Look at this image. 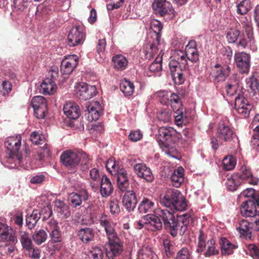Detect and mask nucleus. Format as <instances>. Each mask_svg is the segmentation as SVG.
Instances as JSON below:
<instances>
[{
    "mask_svg": "<svg viewBox=\"0 0 259 259\" xmlns=\"http://www.w3.org/2000/svg\"><path fill=\"white\" fill-rule=\"evenodd\" d=\"M155 213L156 215H148L146 217V222L153 227V230H159L162 227V220L164 227L173 237H176L178 234L183 235L192 221L191 214L188 213L178 215L177 219L172 212L168 209H158Z\"/></svg>",
    "mask_w": 259,
    "mask_h": 259,
    "instance_id": "nucleus-1",
    "label": "nucleus"
},
{
    "mask_svg": "<svg viewBox=\"0 0 259 259\" xmlns=\"http://www.w3.org/2000/svg\"><path fill=\"white\" fill-rule=\"evenodd\" d=\"M161 204L164 206L173 214L175 210L182 211L187 207L186 199L177 190L168 189L160 197Z\"/></svg>",
    "mask_w": 259,
    "mask_h": 259,
    "instance_id": "nucleus-2",
    "label": "nucleus"
},
{
    "mask_svg": "<svg viewBox=\"0 0 259 259\" xmlns=\"http://www.w3.org/2000/svg\"><path fill=\"white\" fill-rule=\"evenodd\" d=\"M156 140L163 151L170 156L171 151H173V144L178 140L177 133L175 130L171 127L163 126L158 130Z\"/></svg>",
    "mask_w": 259,
    "mask_h": 259,
    "instance_id": "nucleus-3",
    "label": "nucleus"
},
{
    "mask_svg": "<svg viewBox=\"0 0 259 259\" xmlns=\"http://www.w3.org/2000/svg\"><path fill=\"white\" fill-rule=\"evenodd\" d=\"M107 170L113 176L117 177V185L118 189L122 191H126L129 187V177L127 171L120 167L114 160L109 159L106 165Z\"/></svg>",
    "mask_w": 259,
    "mask_h": 259,
    "instance_id": "nucleus-4",
    "label": "nucleus"
},
{
    "mask_svg": "<svg viewBox=\"0 0 259 259\" xmlns=\"http://www.w3.org/2000/svg\"><path fill=\"white\" fill-rule=\"evenodd\" d=\"M216 135L221 142L231 145H233L238 140L236 133L233 128L224 123H219Z\"/></svg>",
    "mask_w": 259,
    "mask_h": 259,
    "instance_id": "nucleus-5",
    "label": "nucleus"
},
{
    "mask_svg": "<svg viewBox=\"0 0 259 259\" xmlns=\"http://www.w3.org/2000/svg\"><path fill=\"white\" fill-rule=\"evenodd\" d=\"M253 222L242 219L239 222V226L236 228L241 236L246 239L251 240L252 234L254 232L259 231V221L252 220Z\"/></svg>",
    "mask_w": 259,
    "mask_h": 259,
    "instance_id": "nucleus-6",
    "label": "nucleus"
},
{
    "mask_svg": "<svg viewBox=\"0 0 259 259\" xmlns=\"http://www.w3.org/2000/svg\"><path fill=\"white\" fill-rule=\"evenodd\" d=\"M21 145V137L20 135L16 137H10L7 138L5 145L11 158H16L21 162L22 156L19 153V149Z\"/></svg>",
    "mask_w": 259,
    "mask_h": 259,
    "instance_id": "nucleus-7",
    "label": "nucleus"
},
{
    "mask_svg": "<svg viewBox=\"0 0 259 259\" xmlns=\"http://www.w3.org/2000/svg\"><path fill=\"white\" fill-rule=\"evenodd\" d=\"M152 7L156 14H158L165 19L171 20L175 16V11L171 4L165 0H155Z\"/></svg>",
    "mask_w": 259,
    "mask_h": 259,
    "instance_id": "nucleus-8",
    "label": "nucleus"
},
{
    "mask_svg": "<svg viewBox=\"0 0 259 259\" xmlns=\"http://www.w3.org/2000/svg\"><path fill=\"white\" fill-rule=\"evenodd\" d=\"M256 205L259 206V201H244L240 207L241 214L244 217L252 218V220L259 221V210L257 209Z\"/></svg>",
    "mask_w": 259,
    "mask_h": 259,
    "instance_id": "nucleus-9",
    "label": "nucleus"
},
{
    "mask_svg": "<svg viewBox=\"0 0 259 259\" xmlns=\"http://www.w3.org/2000/svg\"><path fill=\"white\" fill-rule=\"evenodd\" d=\"M123 247V242L118 236L108 239V244L106 248L107 257L109 259H114L121 253Z\"/></svg>",
    "mask_w": 259,
    "mask_h": 259,
    "instance_id": "nucleus-10",
    "label": "nucleus"
},
{
    "mask_svg": "<svg viewBox=\"0 0 259 259\" xmlns=\"http://www.w3.org/2000/svg\"><path fill=\"white\" fill-rule=\"evenodd\" d=\"M85 37L84 27L77 25L73 27L68 35V45L70 47H75L83 43Z\"/></svg>",
    "mask_w": 259,
    "mask_h": 259,
    "instance_id": "nucleus-11",
    "label": "nucleus"
},
{
    "mask_svg": "<svg viewBox=\"0 0 259 259\" xmlns=\"http://www.w3.org/2000/svg\"><path fill=\"white\" fill-rule=\"evenodd\" d=\"M252 108L253 105L242 95L239 94L235 98V109L241 117H248Z\"/></svg>",
    "mask_w": 259,
    "mask_h": 259,
    "instance_id": "nucleus-12",
    "label": "nucleus"
},
{
    "mask_svg": "<svg viewBox=\"0 0 259 259\" xmlns=\"http://www.w3.org/2000/svg\"><path fill=\"white\" fill-rule=\"evenodd\" d=\"M250 55L244 52H238L234 55V61L239 71L247 74L250 68Z\"/></svg>",
    "mask_w": 259,
    "mask_h": 259,
    "instance_id": "nucleus-13",
    "label": "nucleus"
},
{
    "mask_svg": "<svg viewBox=\"0 0 259 259\" xmlns=\"http://www.w3.org/2000/svg\"><path fill=\"white\" fill-rule=\"evenodd\" d=\"M97 93V89L94 85H88L86 83H79L76 87L75 95L80 100H88Z\"/></svg>",
    "mask_w": 259,
    "mask_h": 259,
    "instance_id": "nucleus-14",
    "label": "nucleus"
},
{
    "mask_svg": "<svg viewBox=\"0 0 259 259\" xmlns=\"http://www.w3.org/2000/svg\"><path fill=\"white\" fill-rule=\"evenodd\" d=\"M188 60L185 51L184 52L181 50H176L172 57L170 58L169 67H171L174 70L176 66L182 68H189Z\"/></svg>",
    "mask_w": 259,
    "mask_h": 259,
    "instance_id": "nucleus-15",
    "label": "nucleus"
},
{
    "mask_svg": "<svg viewBox=\"0 0 259 259\" xmlns=\"http://www.w3.org/2000/svg\"><path fill=\"white\" fill-rule=\"evenodd\" d=\"M62 163L66 167L75 168L80 161L78 154L71 150L64 151L60 156Z\"/></svg>",
    "mask_w": 259,
    "mask_h": 259,
    "instance_id": "nucleus-16",
    "label": "nucleus"
},
{
    "mask_svg": "<svg viewBox=\"0 0 259 259\" xmlns=\"http://www.w3.org/2000/svg\"><path fill=\"white\" fill-rule=\"evenodd\" d=\"M99 221L101 226L105 229L108 239L113 238L117 236L115 229L116 224L113 222L109 216L103 214L100 217Z\"/></svg>",
    "mask_w": 259,
    "mask_h": 259,
    "instance_id": "nucleus-17",
    "label": "nucleus"
},
{
    "mask_svg": "<svg viewBox=\"0 0 259 259\" xmlns=\"http://www.w3.org/2000/svg\"><path fill=\"white\" fill-rule=\"evenodd\" d=\"M76 55H70L64 59L61 64V71L63 74L69 75L74 70L78 64Z\"/></svg>",
    "mask_w": 259,
    "mask_h": 259,
    "instance_id": "nucleus-18",
    "label": "nucleus"
},
{
    "mask_svg": "<svg viewBox=\"0 0 259 259\" xmlns=\"http://www.w3.org/2000/svg\"><path fill=\"white\" fill-rule=\"evenodd\" d=\"M89 197L88 192L86 190H81L78 193H71L68 198L69 204L72 207L80 206L82 201H87Z\"/></svg>",
    "mask_w": 259,
    "mask_h": 259,
    "instance_id": "nucleus-19",
    "label": "nucleus"
},
{
    "mask_svg": "<svg viewBox=\"0 0 259 259\" xmlns=\"http://www.w3.org/2000/svg\"><path fill=\"white\" fill-rule=\"evenodd\" d=\"M88 118L89 121H96L103 114V109L99 102H94L86 105Z\"/></svg>",
    "mask_w": 259,
    "mask_h": 259,
    "instance_id": "nucleus-20",
    "label": "nucleus"
},
{
    "mask_svg": "<svg viewBox=\"0 0 259 259\" xmlns=\"http://www.w3.org/2000/svg\"><path fill=\"white\" fill-rule=\"evenodd\" d=\"M160 39H153L152 42H149L144 47V53L147 59L150 60L156 54H158L161 50L160 48Z\"/></svg>",
    "mask_w": 259,
    "mask_h": 259,
    "instance_id": "nucleus-21",
    "label": "nucleus"
},
{
    "mask_svg": "<svg viewBox=\"0 0 259 259\" xmlns=\"http://www.w3.org/2000/svg\"><path fill=\"white\" fill-rule=\"evenodd\" d=\"M135 172L138 177L151 182L153 180L154 177L150 168L145 164L137 163L134 167Z\"/></svg>",
    "mask_w": 259,
    "mask_h": 259,
    "instance_id": "nucleus-22",
    "label": "nucleus"
},
{
    "mask_svg": "<svg viewBox=\"0 0 259 259\" xmlns=\"http://www.w3.org/2000/svg\"><path fill=\"white\" fill-rule=\"evenodd\" d=\"M122 202L127 211H133L137 203L135 193L133 191H126L122 197Z\"/></svg>",
    "mask_w": 259,
    "mask_h": 259,
    "instance_id": "nucleus-23",
    "label": "nucleus"
},
{
    "mask_svg": "<svg viewBox=\"0 0 259 259\" xmlns=\"http://www.w3.org/2000/svg\"><path fill=\"white\" fill-rule=\"evenodd\" d=\"M63 111L64 114L72 119L78 118L80 114L79 106L73 102H67L64 106Z\"/></svg>",
    "mask_w": 259,
    "mask_h": 259,
    "instance_id": "nucleus-24",
    "label": "nucleus"
},
{
    "mask_svg": "<svg viewBox=\"0 0 259 259\" xmlns=\"http://www.w3.org/2000/svg\"><path fill=\"white\" fill-rule=\"evenodd\" d=\"M185 51L187 58L190 62L196 63L199 60V53L194 40H190L186 46Z\"/></svg>",
    "mask_w": 259,
    "mask_h": 259,
    "instance_id": "nucleus-25",
    "label": "nucleus"
},
{
    "mask_svg": "<svg viewBox=\"0 0 259 259\" xmlns=\"http://www.w3.org/2000/svg\"><path fill=\"white\" fill-rule=\"evenodd\" d=\"M239 178L253 185H257L258 182V179L253 176L250 168L246 165L241 167Z\"/></svg>",
    "mask_w": 259,
    "mask_h": 259,
    "instance_id": "nucleus-26",
    "label": "nucleus"
},
{
    "mask_svg": "<svg viewBox=\"0 0 259 259\" xmlns=\"http://www.w3.org/2000/svg\"><path fill=\"white\" fill-rule=\"evenodd\" d=\"M55 207L58 212V216L61 219H67L71 215L69 207L63 201L57 199L55 201Z\"/></svg>",
    "mask_w": 259,
    "mask_h": 259,
    "instance_id": "nucleus-27",
    "label": "nucleus"
},
{
    "mask_svg": "<svg viewBox=\"0 0 259 259\" xmlns=\"http://www.w3.org/2000/svg\"><path fill=\"white\" fill-rule=\"evenodd\" d=\"M100 193L103 197L109 196L113 191V187L109 178L104 175L101 180Z\"/></svg>",
    "mask_w": 259,
    "mask_h": 259,
    "instance_id": "nucleus-28",
    "label": "nucleus"
},
{
    "mask_svg": "<svg viewBox=\"0 0 259 259\" xmlns=\"http://www.w3.org/2000/svg\"><path fill=\"white\" fill-rule=\"evenodd\" d=\"M95 233V230L92 228H81L78 231L77 236L83 243H88L94 240Z\"/></svg>",
    "mask_w": 259,
    "mask_h": 259,
    "instance_id": "nucleus-29",
    "label": "nucleus"
},
{
    "mask_svg": "<svg viewBox=\"0 0 259 259\" xmlns=\"http://www.w3.org/2000/svg\"><path fill=\"white\" fill-rule=\"evenodd\" d=\"M56 89L54 81L49 77L45 78L40 85V91L44 95H53L56 91Z\"/></svg>",
    "mask_w": 259,
    "mask_h": 259,
    "instance_id": "nucleus-30",
    "label": "nucleus"
},
{
    "mask_svg": "<svg viewBox=\"0 0 259 259\" xmlns=\"http://www.w3.org/2000/svg\"><path fill=\"white\" fill-rule=\"evenodd\" d=\"M112 61L113 67L117 71H122L127 66L128 61L122 55L118 54L113 56Z\"/></svg>",
    "mask_w": 259,
    "mask_h": 259,
    "instance_id": "nucleus-31",
    "label": "nucleus"
},
{
    "mask_svg": "<svg viewBox=\"0 0 259 259\" xmlns=\"http://www.w3.org/2000/svg\"><path fill=\"white\" fill-rule=\"evenodd\" d=\"M154 210V202L148 198H143L138 205V210L140 213L151 212Z\"/></svg>",
    "mask_w": 259,
    "mask_h": 259,
    "instance_id": "nucleus-32",
    "label": "nucleus"
},
{
    "mask_svg": "<svg viewBox=\"0 0 259 259\" xmlns=\"http://www.w3.org/2000/svg\"><path fill=\"white\" fill-rule=\"evenodd\" d=\"M184 170L182 167H178L171 176L172 186L176 188L179 187L184 181Z\"/></svg>",
    "mask_w": 259,
    "mask_h": 259,
    "instance_id": "nucleus-33",
    "label": "nucleus"
},
{
    "mask_svg": "<svg viewBox=\"0 0 259 259\" xmlns=\"http://www.w3.org/2000/svg\"><path fill=\"white\" fill-rule=\"evenodd\" d=\"M215 67L217 70L214 75L215 81L218 82L224 81L230 73V67L228 65L221 67L219 64L216 65Z\"/></svg>",
    "mask_w": 259,
    "mask_h": 259,
    "instance_id": "nucleus-34",
    "label": "nucleus"
},
{
    "mask_svg": "<svg viewBox=\"0 0 259 259\" xmlns=\"http://www.w3.org/2000/svg\"><path fill=\"white\" fill-rule=\"evenodd\" d=\"M247 91L252 96L256 95L259 91V81L254 76L246 79Z\"/></svg>",
    "mask_w": 259,
    "mask_h": 259,
    "instance_id": "nucleus-35",
    "label": "nucleus"
},
{
    "mask_svg": "<svg viewBox=\"0 0 259 259\" xmlns=\"http://www.w3.org/2000/svg\"><path fill=\"white\" fill-rule=\"evenodd\" d=\"M169 69L172 79L175 83L181 84L184 82L185 78L183 70L189 69V68H182L180 67L176 66L174 70L172 69L171 67H169Z\"/></svg>",
    "mask_w": 259,
    "mask_h": 259,
    "instance_id": "nucleus-36",
    "label": "nucleus"
},
{
    "mask_svg": "<svg viewBox=\"0 0 259 259\" xmlns=\"http://www.w3.org/2000/svg\"><path fill=\"white\" fill-rule=\"evenodd\" d=\"M221 252L223 255H229L233 253L234 249L237 246L231 243L227 238H222L221 239Z\"/></svg>",
    "mask_w": 259,
    "mask_h": 259,
    "instance_id": "nucleus-37",
    "label": "nucleus"
},
{
    "mask_svg": "<svg viewBox=\"0 0 259 259\" xmlns=\"http://www.w3.org/2000/svg\"><path fill=\"white\" fill-rule=\"evenodd\" d=\"M205 249L203 255L206 257L218 255L219 253V250L216 248L215 242L213 239L208 240L205 244Z\"/></svg>",
    "mask_w": 259,
    "mask_h": 259,
    "instance_id": "nucleus-38",
    "label": "nucleus"
},
{
    "mask_svg": "<svg viewBox=\"0 0 259 259\" xmlns=\"http://www.w3.org/2000/svg\"><path fill=\"white\" fill-rule=\"evenodd\" d=\"M41 213L37 209L33 210L31 214L26 218V224L29 229H33L36 225L38 220L40 219Z\"/></svg>",
    "mask_w": 259,
    "mask_h": 259,
    "instance_id": "nucleus-39",
    "label": "nucleus"
},
{
    "mask_svg": "<svg viewBox=\"0 0 259 259\" xmlns=\"http://www.w3.org/2000/svg\"><path fill=\"white\" fill-rule=\"evenodd\" d=\"M90 185L93 191H96L98 189L100 184V177L99 170L95 168H92L90 170Z\"/></svg>",
    "mask_w": 259,
    "mask_h": 259,
    "instance_id": "nucleus-40",
    "label": "nucleus"
},
{
    "mask_svg": "<svg viewBox=\"0 0 259 259\" xmlns=\"http://www.w3.org/2000/svg\"><path fill=\"white\" fill-rule=\"evenodd\" d=\"M120 89L125 96L129 97L133 94L135 86L130 80L124 79L120 83Z\"/></svg>",
    "mask_w": 259,
    "mask_h": 259,
    "instance_id": "nucleus-41",
    "label": "nucleus"
},
{
    "mask_svg": "<svg viewBox=\"0 0 259 259\" xmlns=\"http://www.w3.org/2000/svg\"><path fill=\"white\" fill-rule=\"evenodd\" d=\"M163 28L161 23L156 19H153L150 22V28L153 31L152 38L160 40L161 32Z\"/></svg>",
    "mask_w": 259,
    "mask_h": 259,
    "instance_id": "nucleus-42",
    "label": "nucleus"
},
{
    "mask_svg": "<svg viewBox=\"0 0 259 259\" xmlns=\"http://www.w3.org/2000/svg\"><path fill=\"white\" fill-rule=\"evenodd\" d=\"M169 101V103L175 113H177L183 108L182 102L178 94L175 93L170 94Z\"/></svg>",
    "mask_w": 259,
    "mask_h": 259,
    "instance_id": "nucleus-43",
    "label": "nucleus"
},
{
    "mask_svg": "<svg viewBox=\"0 0 259 259\" xmlns=\"http://www.w3.org/2000/svg\"><path fill=\"white\" fill-rule=\"evenodd\" d=\"M237 46L241 47L243 49H245L249 47V49L253 51L256 50V46L255 45L254 36H253L252 40L250 41L249 39L245 38L243 35L242 36H240L239 39L237 42Z\"/></svg>",
    "mask_w": 259,
    "mask_h": 259,
    "instance_id": "nucleus-44",
    "label": "nucleus"
},
{
    "mask_svg": "<svg viewBox=\"0 0 259 259\" xmlns=\"http://www.w3.org/2000/svg\"><path fill=\"white\" fill-rule=\"evenodd\" d=\"M19 239L24 250L26 249H28L29 247L33 246L32 242L28 233L21 231L19 232Z\"/></svg>",
    "mask_w": 259,
    "mask_h": 259,
    "instance_id": "nucleus-45",
    "label": "nucleus"
},
{
    "mask_svg": "<svg viewBox=\"0 0 259 259\" xmlns=\"http://www.w3.org/2000/svg\"><path fill=\"white\" fill-rule=\"evenodd\" d=\"M164 53L162 50H161L154 61L150 65L149 69L151 72H158L162 69V56Z\"/></svg>",
    "mask_w": 259,
    "mask_h": 259,
    "instance_id": "nucleus-46",
    "label": "nucleus"
},
{
    "mask_svg": "<svg viewBox=\"0 0 259 259\" xmlns=\"http://www.w3.org/2000/svg\"><path fill=\"white\" fill-rule=\"evenodd\" d=\"M48 238L47 233L43 230L35 231L32 235V239L37 245H40L45 242Z\"/></svg>",
    "mask_w": 259,
    "mask_h": 259,
    "instance_id": "nucleus-47",
    "label": "nucleus"
},
{
    "mask_svg": "<svg viewBox=\"0 0 259 259\" xmlns=\"http://www.w3.org/2000/svg\"><path fill=\"white\" fill-rule=\"evenodd\" d=\"M245 20L241 21L242 27L244 28L246 35L250 41L253 39V33L252 23L250 20H248L246 17L244 18Z\"/></svg>",
    "mask_w": 259,
    "mask_h": 259,
    "instance_id": "nucleus-48",
    "label": "nucleus"
},
{
    "mask_svg": "<svg viewBox=\"0 0 259 259\" xmlns=\"http://www.w3.org/2000/svg\"><path fill=\"white\" fill-rule=\"evenodd\" d=\"M240 31L236 28L230 29L226 34V38L229 43H235L240 35Z\"/></svg>",
    "mask_w": 259,
    "mask_h": 259,
    "instance_id": "nucleus-49",
    "label": "nucleus"
},
{
    "mask_svg": "<svg viewBox=\"0 0 259 259\" xmlns=\"http://www.w3.org/2000/svg\"><path fill=\"white\" fill-rule=\"evenodd\" d=\"M249 0H243L237 5V12L240 15L246 14L251 9Z\"/></svg>",
    "mask_w": 259,
    "mask_h": 259,
    "instance_id": "nucleus-50",
    "label": "nucleus"
},
{
    "mask_svg": "<svg viewBox=\"0 0 259 259\" xmlns=\"http://www.w3.org/2000/svg\"><path fill=\"white\" fill-rule=\"evenodd\" d=\"M171 115L170 111L167 109H163L157 113V117L158 120L164 123L170 121Z\"/></svg>",
    "mask_w": 259,
    "mask_h": 259,
    "instance_id": "nucleus-51",
    "label": "nucleus"
},
{
    "mask_svg": "<svg viewBox=\"0 0 259 259\" xmlns=\"http://www.w3.org/2000/svg\"><path fill=\"white\" fill-rule=\"evenodd\" d=\"M90 259H103L104 251L101 247L95 246L90 250Z\"/></svg>",
    "mask_w": 259,
    "mask_h": 259,
    "instance_id": "nucleus-52",
    "label": "nucleus"
},
{
    "mask_svg": "<svg viewBox=\"0 0 259 259\" xmlns=\"http://www.w3.org/2000/svg\"><path fill=\"white\" fill-rule=\"evenodd\" d=\"M223 163L224 169L227 170H230L235 167L236 161L233 156L229 155L224 158Z\"/></svg>",
    "mask_w": 259,
    "mask_h": 259,
    "instance_id": "nucleus-53",
    "label": "nucleus"
},
{
    "mask_svg": "<svg viewBox=\"0 0 259 259\" xmlns=\"http://www.w3.org/2000/svg\"><path fill=\"white\" fill-rule=\"evenodd\" d=\"M237 178H238L237 176H232L227 179L226 185L230 191H234L236 190L239 186V182L236 180Z\"/></svg>",
    "mask_w": 259,
    "mask_h": 259,
    "instance_id": "nucleus-54",
    "label": "nucleus"
},
{
    "mask_svg": "<svg viewBox=\"0 0 259 259\" xmlns=\"http://www.w3.org/2000/svg\"><path fill=\"white\" fill-rule=\"evenodd\" d=\"M206 236L204 234L202 230L199 231V235L198 236V243L196 249V252L198 253H201L202 251H204L205 244Z\"/></svg>",
    "mask_w": 259,
    "mask_h": 259,
    "instance_id": "nucleus-55",
    "label": "nucleus"
},
{
    "mask_svg": "<svg viewBox=\"0 0 259 259\" xmlns=\"http://www.w3.org/2000/svg\"><path fill=\"white\" fill-rule=\"evenodd\" d=\"M247 252L253 259H259V245L249 244L246 246Z\"/></svg>",
    "mask_w": 259,
    "mask_h": 259,
    "instance_id": "nucleus-56",
    "label": "nucleus"
},
{
    "mask_svg": "<svg viewBox=\"0 0 259 259\" xmlns=\"http://www.w3.org/2000/svg\"><path fill=\"white\" fill-rule=\"evenodd\" d=\"M240 197H243L247 198L248 199L247 200H252L259 201V199L257 196L256 195L255 193V190L253 188H247L246 190H244L240 194Z\"/></svg>",
    "mask_w": 259,
    "mask_h": 259,
    "instance_id": "nucleus-57",
    "label": "nucleus"
},
{
    "mask_svg": "<svg viewBox=\"0 0 259 259\" xmlns=\"http://www.w3.org/2000/svg\"><path fill=\"white\" fill-rule=\"evenodd\" d=\"M31 106L33 108L37 107L40 108L44 106H47V102L46 99L42 96H36L32 98L31 102Z\"/></svg>",
    "mask_w": 259,
    "mask_h": 259,
    "instance_id": "nucleus-58",
    "label": "nucleus"
},
{
    "mask_svg": "<svg viewBox=\"0 0 259 259\" xmlns=\"http://www.w3.org/2000/svg\"><path fill=\"white\" fill-rule=\"evenodd\" d=\"M49 233L51 238L50 242H51V243H58L62 241V235L59 229L52 230V231L49 232Z\"/></svg>",
    "mask_w": 259,
    "mask_h": 259,
    "instance_id": "nucleus-59",
    "label": "nucleus"
},
{
    "mask_svg": "<svg viewBox=\"0 0 259 259\" xmlns=\"http://www.w3.org/2000/svg\"><path fill=\"white\" fill-rule=\"evenodd\" d=\"M253 134L251 140V145L253 148L259 147V124L253 129Z\"/></svg>",
    "mask_w": 259,
    "mask_h": 259,
    "instance_id": "nucleus-60",
    "label": "nucleus"
},
{
    "mask_svg": "<svg viewBox=\"0 0 259 259\" xmlns=\"http://www.w3.org/2000/svg\"><path fill=\"white\" fill-rule=\"evenodd\" d=\"M31 141L35 145L42 144L45 142V138L42 135H40L36 132H33L30 135Z\"/></svg>",
    "mask_w": 259,
    "mask_h": 259,
    "instance_id": "nucleus-61",
    "label": "nucleus"
},
{
    "mask_svg": "<svg viewBox=\"0 0 259 259\" xmlns=\"http://www.w3.org/2000/svg\"><path fill=\"white\" fill-rule=\"evenodd\" d=\"M176 259H191V253L189 249L187 247L182 248L178 252Z\"/></svg>",
    "mask_w": 259,
    "mask_h": 259,
    "instance_id": "nucleus-62",
    "label": "nucleus"
},
{
    "mask_svg": "<svg viewBox=\"0 0 259 259\" xmlns=\"http://www.w3.org/2000/svg\"><path fill=\"white\" fill-rule=\"evenodd\" d=\"M25 254H27L29 257L34 259H38L40 257V252L38 249L34 248L33 245L25 250Z\"/></svg>",
    "mask_w": 259,
    "mask_h": 259,
    "instance_id": "nucleus-63",
    "label": "nucleus"
},
{
    "mask_svg": "<svg viewBox=\"0 0 259 259\" xmlns=\"http://www.w3.org/2000/svg\"><path fill=\"white\" fill-rule=\"evenodd\" d=\"M47 108L48 106H45L44 105H42V106L40 108L37 107L36 108H33L35 116L37 118H44L47 111Z\"/></svg>",
    "mask_w": 259,
    "mask_h": 259,
    "instance_id": "nucleus-64",
    "label": "nucleus"
}]
</instances>
